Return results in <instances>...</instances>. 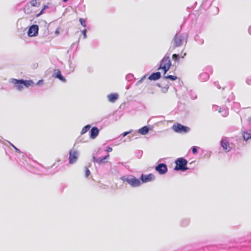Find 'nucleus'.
Listing matches in <instances>:
<instances>
[{
    "instance_id": "30",
    "label": "nucleus",
    "mask_w": 251,
    "mask_h": 251,
    "mask_svg": "<svg viewBox=\"0 0 251 251\" xmlns=\"http://www.w3.org/2000/svg\"><path fill=\"white\" fill-rule=\"evenodd\" d=\"M106 151L107 152H111L112 151V148L111 147H107Z\"/></svg>"
},
{
    "instance_id": "32",
    "label": "nucleus",
    "mask_w": 251,
    "mask_h": 251,
    "mask_svg": "<svg viewBox=\"0 0 251 251\" xmlns=\"http://www.w3.org/2000/svg\"><path fill=\"white\" fill-rule=\"evenodd\" d=\"M130 133V131H126L123 133V137H125L128 134Z\"/></svg>"
},
{
    "instance_id": "18",
    "label": "nucleus",
    "mask_w": 251,
    "mask_h": 251,
    "mask_svg": "<svg viewBox=\"0 0 251 251\" xmlns=\"http://www.w3.org/2000/svg\"><path fill=\"white\" fill-rule=\"evenodd\" d=\"M109 154H107L103 158H95L94 157H93L94 161L95 162H97L99 163H102L104 162V160L109 157Z\"/></svg>"
},
{
    "instance_id": "15",
    "label": "nucleus",
    "mask_w": 251,
    "mask_h": 251,
    "mask_svg": "<svg viewBox=\"0 0 251 251\" xmlns=\"http://www.w3.org/2000/svg\"><path fill=\"white\" fill-rule=\"evenodd\" d=\"M161 77V74L160 72H156L152 74L149 77V79L156 80Z\"/></svg>"
},
{
    "instance_id": "25",
    "label": "nucleus",
    "mask_w": 251,
    "mask_h": 251,
    "mask_svg": "<svg viewBox=\"0 0 251 251\" xmlns=\"http://www.w3.org/2000/svg\"><path fill=\"white\" fill-rule=\"evenodd\" d=\"M90 175V171H89V170L87 168H86V169H85V176L86 177H88V176H89Z\"/></svg>"
},
{
    "instance_id": "9",
    "label": "nucleus",
    "mask_w": 251,
    "mask_h": 251,
    "mask_svg": "<svg viewBox=\"0 0 251 251\" xmlns=\"http://www.w3.org/2000/svg\"><path fill=\"white\" fill-rule=\"evenodd\" d=\"M21 81H23V79L18 80L17 79L12 78L11 80V82L14 85L15 87L19 91L22 90L24 86L23 82Z\"/></svg>"
},
{
    "instance_id": "35",
    "label": "nucleus",
    "mask_w": 251,
    "mask_h": 251,
    "mask_svg": "<svg viewBox=\"0 0 251 251\" xmlns=\"http://www.w3.org/2000/svg\"><path fill=\"white\" fill-rule=\"evenodd\" d=\"M214 8H215V10H216V13L217 14V13H219V8H218V7H214Z\"/></svg>"
},
{
    "instance_id": "3",
    "label": "nucleus",
    "mask_w": 251,
    "mask_h": 251,
    "mask_svg": "<svg viewBox=\"0 0 251 251\" xmlns=\"http://www.w3.org/2000/svg\"><path fill=\"white\" fill-rule=\"evenodd\" d=\"M175 170L185 171L188 169L187 167V161L183 158H178L175 161Z\"/></svg>"
},
{
    "instance_id": "27",
    "label": "nucleus",
    "mask_w": 251,
    "mask_h": 251,
    "mask_svg": "<svg viewBox=\"0 0 251 251\" xmlns=\"http://www.w3.org/2000/svg\"><path fill=\"white\" fill-rule=\"evenodd\" d=\"M192 152L193 154H196L197 153V150L196 147H192Z\"/></svg>"
},
{
    "instance_id": "4",
    "label": "nucleus",
    "mask_w": 251,
    "mask_h": 251,
    "mask_svg": "<svg viewBox=\"0 0 251 251\" xmlns=\"http://www.w3.org/2000/svg\"><path fill=\"white\" fill-rule=\"evenodd\" d=\"M173 130L177 133H185L190 130L189 127L184 126L180 124L176 123L172 126Z\"/></svg>"
},
{
    "instance_id": "36",
    "label": "nucleus",
    "mask_w": 251,
    "mask_h": 251,
    "mask_svg": "<svg viewBox=\"0 0 251 251\" xmlns=\"http://www.w3.org/2000/svg\"><path fill=\"white\" fill-rule=\"evenodd\" d=\"M44 9H43L41 11V12H40V13L38 14V15H37V16H39L40 15H41V14L43 13V11H44Z\"/></svg>"
},
{
    "instance_id": "39",
    "label": "nucleus",
    "mask_w": 251,
    "mask_h": 251,
    "mask_svg": "<svg viewBox=\"0 0 251 251\" xmlns=\"http://www.w3.org/2000/svg\"><path fill=\"white\" fill-rule=\"evenodd\" d=\"M219 112H220V113L222 112V110H221V109H220V110H219Z\"/></svg>"
},
{
    "instance_id": "20",
    "label": "nucleus",
    "mask_w": 251,
    "mask_h": 251,
    "mask_svg": "<svg viewBox=\"0 0 251 251\" xmlns=\"http://www.w3.org/2000/svg\"><path fill=\"white\" fill-rule=\"evenodd\" d=\"M243 136L244 140L247 141L251 139V133L248 132H244Z\"/></svg>"
},
{
    "instance_id": "19",
    "label": "nucleus",
    "mask_w": 251,
    "mask_h": 251,
    "mask_svg": "<svg viewBox=\"0 0 251 251\" xmlns=\"http://www.w3.org/2000/svg\"><path fill=\"white\" fill-rule=\"evenodd\" d=\"M186 55V53H184L183 55H180V56H179L178 54H173V55H172V59L173 60L175 61H178L179 59L180 58H184V56Z\"/></svg>"
},
{
    "instance_id": "31",
    "label": "nucleus",
    "mask_w": 251,
    "mask_h": 251,
    "mask_svg": "<svg viewBox=\"0 0 251 251\" xmlns=\"http://www.w3.org/2000/svg\"><path fill=\"white\" fill-rule=\"evenodd\" d=\"M145 77H146V75H144L140 80H139L138 81V83H141Z\"/></svg>"
},
{
    "instance_id": "34",
    "label": "nucleus",
    "mask_w": 251,
    "mask_h": 251,
    "mask_svg": "<svg viewBox=\"0 0 251 251\" xmlns=\"http://www.w3.org/2000/svg\"><path fill=\"white\" fill-rule=\"evenodd\" d=\"M14 148L15 149L16 151H17L18 152H20L21 151L20 150H19L18 149H17L16 147H15L14 146H13Z\"/></svg>"
},
{
    "instance_id": "17",
    "label": "nucleus",
    "mask_w": 251,
    "mask_h": 251,
    "mask_svg": "<svg viewBox=\"0 0 251 251\" xmlns=\"http://www.w3.org/2000/svg\"><path fill=\"white\" fill-rule=\"evenodd\" d=\"M23 82V84L24 86L25 87H28L29 86H32L34 85V82L31 80H23V81H21Z\"/></svg>"
},
{
    "instance_id": "26",
    "label": "nucleus",
    "mask_w": 251,
    "mask_h": 251,
    "mask_svg": "<svg viewBox=\"0 0 251 251\" xmlns=\"http://www.w3.org/2000/svg\"><path fill=\"white\" fill-rule=\"evenodd\" d=\"M44 84V80L43 79L39 80L36 84L37 85H41Z\"/></svg>"
},
{
    "instance_id": "24",
    "label": "nucleus",
    "mask_w": 251,
    "mask_h": 251,
    "mask_svg": "<svg viewBox=\"0 0 251 251\" xmlns=\"http://www.w3.org/2000/svg\"><path fill=\"white\" fill-rule=\"evenodd\" d=\"M30 3L31 6H35L37 5V1L36 0H32L30 1Z\"/></svg>"
},
{
    "instance_id": "22",
    "label": "nucleus",
    "mask_w": 251,
    "mask_h": 251,
    "mask_svg": "<svg viewBox=\"0 0 251 251\" xmlns=\"http://www.w3.org/2000/svg\"><path fill=\"white\" fill-rule=\"evenodd\" d=\"M164 78L170 79L171 80L174 81V80H176L177 78V77L176 76L168 75L167 76H165Z\"/></svg>"
},
{
    "instance_id": "23",
    "label": "nucleus",
    "mask_w": 251,
    "mask_h": 251,
    "mask_svg": "<svg viewBox=\"0 0 251 251\" xmlns=\"http://www.w3.org/2000/svg\"><path fill=\"white\" fill-rule=\"evenodd\" d=\"M79 22L83 26H84V27H86V21L84 19L80 18Z\"/></svg>"
},
{
    "instance_id": "6",
    "label": "nucleus",
    "mask_w": 251,
    "mask_h": 251,
    "mask_svg": "<svg viewBox=\"0 0 251 251\" xmlns=\"http://www.w3.org/2000/svg\"><path fill=\"white\" fill-rule=\"evenodd\" d=\"M126 182L132 187H138L141 185L140 180L133 176L126 179Z\"/></svg>"
},
{
    "instance_id": "1",
    "label": "nucleus",
    "mask_w": 251,
    "mask_h": 251,
    "mask_svg": "<svg viewBox=\"0 0 251 251\" xmlns=\"http://www.w3.org/2000/svg\"><path fill=\"white\" fill-rule=\"evenodd\" d=\"M184 42L186 41L183 35L176 34L172 41L169 50L171 51H173L176 48L182 46Z\"/></svg>"
},
{
    "instance_id": "38",
    "label": "nucleus",
    "mask_w": 251,
    "mask_h": 251,
    "mask_svg": "<svg viewBox=\"0 0 251 251\" xmlns=\"http://www.w3.org/2000/svg\"><path fill=\"white\" fill-rule=\"evenodd\" d=\"M247 82H248V83L249 84H251V82H250V81H249V79L247 80Z\"/></svg>"
},
{
    "instance_id": "5",
    "label": "nucleus",
    "mask_w": 251,
    "mask_h": 251,
    "mask_svg": "<svg viewBox=\"0 0 251 251\" xmlns=\"http://www.w3.org/2000/svg\"><path fill=\"white\" fill-rule=\"evenodd\" d=\"M39 27L36 25H34L30 26L27 34L29 37L36 36L38 34Z\"/></svg>"
},
{
    "instance_id": "21",
    "label": "nucleus",
    "mask_w": 251,
    "mask_h": 251,
    "mask_svg": "<svg viewBox=\"0 0 251 251\" xmlns=\"http://www.w3.org/2000/svg\"><path fill=\"white\" fill-rule=\"evenodd\" d=\"M90 125H88L85 126L81 130V134H84L87 132L90 128Z\"/></svg>"
},
{
    "instance_id": "12",
    "label": "nucleus",
    "mask_w": 251,
    "mask_h": 251,
    "mask_svg": "<svg viewBox=\"0 0 251 251\" xmlns=\"http://www.w3.org/2000/svg\"><path fill=\"white\" fill-rule=\"evenodd\" d=\"M221 146L226 151H228L231 150L229 142L226 139H224L221 141Z\"/></svg>"
},
{
    "instance_id": "13",
    "label": "nucleus",
    "mask_w": 251,
    "mask_h": 251,
    "mask_svg": "<svg viewBox=\"0 0 251 251\" xmlns=\"http://www.w3.org/2000/svg\"><path fill=\"white\" fill-rule=\"evenodd\" d=\"M99 130L96 127H93L91 130L90 138L92 139H95L99 134Z\"/></svg>"
},
{
    "instance_id": "2",
    "label": "nucleus",
    "mask_w": 251,
    "mask_h": 251,
    "mask_svg": "<svg viewBox=\"0 0 251 251\" xmlns=\"http://www.w3.org/2000/svg\"><path fill=\"white\" fill-rule=\"evenodd\" d=\"M171 61L169 56H164L160 62L159 70H162L163 71L164 75L169 70L171 66Z\"/></svg>"
},
{
    "instance_id": "11",
    "label": "nucleus",
    "mask_w": 251,
    "mask_h": 251,
    "mask_svg": "<svg viewBox=\"0 0 251 251\" xmlns=\"http://www.w3.org/2000/svg\"><path fill=\"white\" fill-rule=\"evenodd\" d=\"M77 152L75 150H71L69 154V163L73 164L75 163L77 159Z\"/></svg>"
},
{
    "instance_id": "33",
    "label": "nucleus",
    "mask_w": 251,
    "mask_h": 251,
    "mask_svg": "<svg viewBox=\"0 0 251 251\" xmlns=\"http://www.w3.org/2000/svg\"><path fill=\"white\" fill-rule=\"evenodd\" d=\"M224 114L223 115L224 116H226L227 115V110L224 109Z\"/></svg>"
},
{
    "instance_id": "14",
    "label": "nucleus",
    "mask_w": 251,
    "mask_h": 251,
    "mask_svg": "<svg viewBox=\"0 0 251 251\" xmlns=\"http://www.w3.org/2000/svg\"><path fill=\"white\" fill-rule=\"evenodd\" d=\"M107 98L110 102H114L118 99V95L117 93H112L108 95Z\"/></svg>"
},
{
    "instance_id": "29",
    "label": "nucleus",
    "mask_w": 251,
    "mask_h": 251,
    "mask_svg": "<svg viewBox=\"0 0 251 251\" xmlns=\"http://www.w3.org/2000/svg\"><path fill=\"white\" fill-rule=\"evenodd\" d=\"M128 178H126L125 176L121 177V179L123 181H126V179H128Z\"/></svg>"
},
{
    "instance_id": "40",
    "label": "nucleus",
    "mask_w": 251,
    "mask_h": 251,
    "mask_svg": "<svg viewBox=\"0 0 251 251\" xmlns=\"http://www.w3.org/2000/svg\"><path fill=\"white\" fill-rule=\"evenodd\" d=\"M68 0H63L64 2H66Z\"/></svg>"
},
{
    "instance_id": "16",
    "label": "nucleus",
    "mask_w": 251,
    "mask_h": 251,
    "mask_svg": "<svg viewBox=\"0 0 251 251\" xmlns=\"http://www.w3.org/2000/svg\"><path fill=\"white\" fill-rule=\"evenodd\" d=\"M149 131V127L147 126H144L141 128L140 129H139L138 132L141 135H146L148 133Z\"/></svg>"
},
{
    "instance_id": "7",
    "label": "nucleus",
    "mask_w": 251,
    "mask_h": 251,
    "mask_svg": "<svg viewBox=\"0 0 251 251\" xmlns=\"http://www.w3.org/2000/svg\"><path fill=\"white\" fill-rule=\"evenodd\" d=\"M140 179L142 183H146L154 180L155 176L152 174L148 175L142 174Z\"/></svg>"
},
{
    "instance_id": "10",
    "label": "nucleus",
    "mask_w": 251,
    "mask_h": 251,
    "mask_svg": "<svg viewBox=\"0 0 251 251\" xmlns=\"http://www.w3.org/2000/svg\"><path fill=\"white\" fill-rule=\"evenodd\" d=\"M52 76L54 78H58L62 82H65L66 81L65 78L62 75L60 71L58 69L53 70Z\"/></svg>"
},
{
    "instance_id": "41",
    "label": "nucleus",
    "mask_w": 251,
    "mask_h": 251,
    "mask_svg": "<svg viewBox=\"0 0 251 251\" xmlns=\"http://www.w3.org/2000/svg\"><path fill=\"white\" fill-rule=\"evenodd\" d=\"M47 7V6H45L43 9H45V8H46Z\"/></svg>"
},
{
    "instance_id": "8",
    "label": "nucleus",
    "mask_w": 251,
    "mask_h": 251,
    "mask_svg": "<svg viewBox=\"0 0 251 251\" xmlns=\"http://www.w3.org/2000/svg\"><path fill=\"white\" fill-rule=\"evenodd\" d=\"M155 169L160 175L165 174L168 171L167 165L164 163L159 164L155 167Z\"/></svg>"
},
{
    "instance_id": "37",
    "label": "nucleus",
    "mask_w": 251,
    "mask_h": 251,
    "mask_svg": "<svg viewBox=\"0 0 251 251\" xmlns=\"http://www.w3.org/2000/svg\"><path fill=\"white\" fill-rule=\"evenodd\" d=\"M249 31L250 34L251 35V26L249 27Z\"/></svg>"
},
{
    "instance_id": "28",
    "label": "nucleus",
    "mask_w": 251,
    "mask_h": 251,
    "mask_svg": "<svg viewBox=\"0 0 251 251\" xmlns=\"http://www.w3.org/2000/svg\"><path fill=\"white\" fill-rule=\"evenodd\" d=\"M82 33L83 35L84 38H85L86 37V29H85L82 30Z\"/></svg>"
}]
</instances>
